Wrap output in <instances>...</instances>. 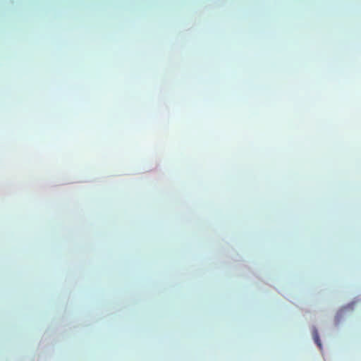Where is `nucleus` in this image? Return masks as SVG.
Masks as SVG:
<instances>
[{"label": "nucleus", "mask_w": 361, "mask_h": 361, "mask_svg": "<svg viewBox=\"0 0 361 361\" xmlns=\"http://www.w3.org/2000/svg\"><path fill=\"white\" fill-rule=\"evenodd\" d=\"M314 341H315V342L317 343V344L319 347H321V345H321V343H320V340H319V336H318V334H317V332H315V334H314Z\"/></svg>", "instance_id": "obj_1"}]
</instances>
